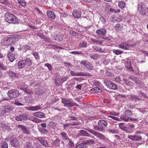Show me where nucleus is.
<instances>
[{
	"label": "nucleus",
	"instance_id": "nucleus-22",
	"mask_svg": "<svg viewBox=\"0 0 148 148\" xmlns=\"http://www.w3.org/2000/svg\"><path fill=\"white\" fill-rule=\"evenodd\" d=\"M0 129L9 130L10 129V127L5 124L0 123Z\"/></svg>",
	"mask_w": 148,
	"mask_h": 148
},
{
	"label": "nucleus",
	"instance_id": "nucleus-49",
	"mask_svg": "<svg viewBox=\"0 0 148 148\" xmlns=\"http://www.w3.org/2000/svg\"><path fill=\"white\" fill-rule=\"evenodd\" d=\"M70 33L73 36H76L78 34V33L77 32L73 31H70Z\"/></svg>",
	"mask_w": 148,
	"mask_h": 148
},
{
	"label": "nucleus",
	"instance_id": "nucleus-29",
	"mask_svg": "<svg viewBox=\"0 0 148 148\" xmlns=\"http://www.w3.org/2000/svg\"><path fill=\"white\" fill-rule=\"evenodd\" d=\"M95 141L93 139H88L86 140V142L84 144H86V145L87 144H92L94 143Z\"/></svg>",
	"mask_w": 148,
	"mask_h": 148
},
{
	"label": "nucleus",
	"instance_id": "nucleus-44",
	"mask_svg": "<svg viewBox=\"0 0 148 148\" xmlns=\"http://www.w3.org/2000/svg\"><path fill=\"white\" fill-rule=\"evenodd\" d=\"M142 139V137L141 136H138L136 135H134V137L133 138V139H134V140H136L138 141Z\"/></svg>",
	"mask_w": 148,
	"mask_h": 148
},
{
	"label": "nucleus",
	"instance_id": "nucleus-62",
	"mask_svg": "<svg viewBox=\"0 0 148 148\" xmlns=\"http://www.w3.org/2000/svg\"><path fill=\"white\" fill-rule=\"evenodd\" d=\"M139 95L141 97L143 96L144 97H147L146 95V94L144 93L141 92L140 91L139 92Z\"/></svg>",
	"mask_w": 148,
	"mask_h": 148
},
{
	"label": "nucleus",
	"instance_id": "nucleus-34",
	"mask_svg": "<svg viewBox=\"0 0 148 148\" xmlns=\"http://www.w3.org/2000/svg\"><path fill=\"white\" fill-rule=\"evenodd\" d=\"M8 75L10 76L15 77L16 76V74L11 71H9L8 72Z\"/></svg>",
	"mask_w": 148,
	"mask_h": 148
},
{
	"label": "nucleus",
	"instance_id": "nucleus-16",
	"mask_svg": "<svg viewBox=\"0 0 148 148\" xmlns=\"http://www.w3.org/2000/svg\"><path fill=\"white\" fill-rule=\"evenodd\" d=\"M34 115V116L40 118H44L45 117V115L44 113L41 112H35Z\"/></svg>",
	"mask_w": 148,
	"mask_h": 148
},
{
	"label": "nucleus",
	"instance_id": "nucleus-15",
	"mask_svg": "<svg viewBox=\"0 0 148 148\" xmlns=\"http://www.w3.org/2000/svg\"><path fill=\"white\" fill-rule=\"evenodd\" d=\"M20 89L22 90L25 93L27 94L31 95L33 93V91L32 89H29L26 88L21 87Z\"/></svg>",
	"mask_w": 148,
	"mask_h": 148
},
{
	"label": "nucleus",
	"instance_id": "nucleus-63",
	"mask_svg": "<svg viewBox=\"0 0 148 148\" xmlns=\"http://www.w3.org/2000/svg\"><path fill=\"white\" fill-rule=\"evenodd\" d=\"M33 54L36 59H38L39 58V56L37 52H34Z\"/></svg>",
	"mask_w": 148,
	"mask_h": 148
},
{
	"label": "nucleus",
	"instance_id": "nucleus-35",
	"mask_svg": "<svg viewBox=\"0 0 148 148\" xmlns=\"http://www.w3.org/2000/svg\"><path fill=\"white\" fill-rule=\"evenodd\" d=\"M90 58L94 59H96L98 57V55L97 54H90L89 55Z\"/></svg>",
	"mask_w": 148,
	"mask_h": 148
},
{
	"label": "nucleus",
	"instance_id": "nucleus-55",
	"mask_svg": "<svg viewBox=\"0 0 148 148\" xmlns=\"http://www.w3.org/2000/svg\"><path fill=\"white\" fill-rule=\"evenodd\" d=\"M88 62L86 61L83 60V61H82L81 62H80V63L81 64H83L86 66Z\"/></svg>",
	"mask_w": 148,
	"mask_h": 148
},
{
	"label": "nucleus",
	"instance_id": "nucleus-59",
	"mask_svg": "<svg viewBox=\"0 0 148 148\" xmlns=\"http://www.w3.org/2000/svg\"><path fill=\"white\" fill-rule=\"evenodd\" d=\"M61 135L65 138V139H67V137L66 136V134L65 133H61Z\"/></svg>",
	"mask_w": 148,
	"mask_h": 148
},
{
	"label": "nucleus",
	"instance_id": "nucleus-23",
	"mask_svg": "<svg viewBox=\"0 0 148 148\" xmlns=\"http://www.w3.org/2000/svg\"><path fill=\"white\" fill-rule=\"evenodd\" d=\"M8 56L9 59L11 62H13L15 59L14 54L11 53H9L8 54Z\"/></svg>",
	"mask_w": 148,
	"mask_h": 148
},
{
	"label": "nucleus",
	"instance_id": "nucleus-54",
	"mask_svg": "<svg viewBox=\"0 0 148 148\" xmlns=\"http://www.w3.org/2000/svg\"><path fill=\"white\" fill-rule=\"evenodd\" d=\"M14 103L15 105L18 106H21L23 105V104L20 103L17 100H15Z\"/></svg>",
	"mask_w": 148,
	"mask_h": 148
},
{
	"label": "nucleus",
	"instance_id": "nucleus-1",
	"mask_svg": "<svg viewBox=\"0 0 148 148\" xmlns=\"http://www.w3.org/2000/svg\"><path fill=\"white\" fill-rule=\"evenodd\" d=\"M5 19L6 22L10 23L15 24L17 22L16 17L13 14L8 12L6 13L5 14Z\"/></svg>",
	"mask_w": 148,
	"mask_h": 148
},
{
	"label": "nucleus",
	"instance_id": "nucleus-52",
	"mask_svg": "<svg viewBox=\"0 0 148 148\" xmlns=\"http://www.w3.org/2000/svg\"><path fill=\"white\" fill-rule=\"evenodd\" d=\"M55 83L58 86H59L60 84V81L59 80H58V78H56L55 79Z\"/></svg>",
	"mask_w": 148,
	"mask_h": 148
},
{
	"label": "nucleus",
	"instance_id": "nucleus-53",
	"mask_svg": "<svg viewBox=\"0 0 148 148\" xmlns=\"http://www.w3.org/2000/svg\"><path fill=\"white\" fill-rule=\"evenodd\" d=\"M127 63L128 64V66H127L126 65H125L126 67V68H127L128 67V66H130V67L129 69V70L130 71H133V68L132 67V66H131V64L130 62H127Z\"/></svg>",
	"mask_w": 148,
	"mask_h": 148
},
{
	"label": "nucleus",
	"instance_id": "nucleus-27",
	"mask_svg": "<svg viewBox=\"0 0 148 148\" xmlns=\"http://www.w3.org/2000/svg\"><path fill=\"white\" fill-rule=\"evenodd\" d=\"M25 62H26V63L25 64L26 65H27L28 66H30L31 65L32 61L30 58H26Z\"/></svg>",
	"mask_w": 148,
	"mask_h": 148
},
{
	"label": "nucleus",
	"instance_id": "nucleus-48",
	"mask_svg": "<svg viewBox=\"0 0 148 148\" xmlns=\"http://www.w3.org/2000/svg\"><path fill=\"white\" fill-rule=\"evenodd\" d=\"M1 3L6 5L8 4V1L7 0H1Z\"/></svg>",
	"mask_w": 148,
	"mask_h": 148
},
{
	"label": "nucleus",
	"instance_id": "nucleus-2",
	"mask_svg": "<svg viewBox=\"0 0 148 148\" xmlns=\"http://www.w3.org/2000/svg\"><path fill=\"white\" fill-rule=\"evenodd\" d=\"M138 10L139 13L143 16H148V8L145 6L143 3L138 4Z\"/></svg>",
	"mask_w": 148,
	"mask_h": 148
},
{
	"label": "nucleus",
	"instance_id": "nucleus-50",
	"mask_svg": "<svg viewBox=\"0 0 148 148\" xmlns=\"http://www.w3.org/2000/svg\"><path fill=\"white\" fill-rule=\"evenodd\" d=\"M45 66H47L48 69L50 70L51 71L52 70V66L51 65L48 63H46L45 65Z\"/></svg>",
	"mask_w": 148,
	"mask_h": 148
},
{
	"label": "nucleus",
	"instance_id": "nucleus-41",
	"mask_svg": "<svg viewBox=\"0 0 148 148\" xmlns=\"http://www.w3.org/2000/svg\"><path fill=\"white\" fill-rule=\"evenodd\" d=\"M94 49L95 50L100 52H103V51L102 49L99 47H94Z\"/></svg>",
	"mask_w": 148,
	"mask_h": 148
},
{
	"label": "nucleus",
	"instance_id": "nucleus-6",
	"mask_svg": "<svg viewBox=\"0 0 148 148\" xmlns=\"http://www.w3.org/2000/svg\"><path fill=\"white\" fill-rule=\"evenodd\" d=\"M106 32V30L104 28H102L99 30H97L96 31V33L99 36H103L101 37L103 39H105L109 40V38L107 37H104Z\"/></svg>",
	"mask_w": 148,
	"mask_h": 148
},
{
	"label": "nucleus",
	"instance_id": "nucleus-42",
	"mask_svg": "<svg viewBox=\"0 0 148 148\" xmlns=\"http://www.w3.org/2000/svg\"><path fill=\"white\" fill-rule=\"evenodd\" d=\"M92 90L94 91L95 92H100L101 91V90L98 87L94 88Z\"/></svg>",
	"mask_w": 148,
	"mask_h": 148
},
{
	"label": "nucleus",
	"instance_id": "nucleus-8",
	"mask_svg": "<svg viewBox=\"0 0 148 148\" xmlns=\"http://www.w3.org/2000/svg\"><path fill=\"white\" fill-rule=\"evenodd\" d=\"M10 142L11 145L13 147H17L19 145V141L16 138H11Z\"/></svg>",
	"mask_w": 148,
	"mask_h": 148
},
{
	"label": "nucleus",
	"instance_id": "nucleus-37",
	"mask_svg": "<svg viewBox=\"0 0 148 148\" xmlns=\"http://www.w3.org/2000/svg\"><path fill=\"white\" fill-rule=\"evenodd\" d=\"M86 45L87 44L85 42H80L79 47H86Z\"/></svg>",
	"mask_w": 148,
	"mask_h": 148
},
{
	"label": "nucleus",
	"instance_id": "nucleus-64",
	"mask_svg": "<svg viewBox=\"0 0 148 148\" xmlns=\"http://www.w3.org/2000/svg\"><path fill=\"white\" fill-rule=\"evenodd\" d=\"M35 146L36 148H42V146L39 143H37L35 144Z\"/></svg>",
	"mask_w": 148,
	"mask_h": 148
},
{
	"label": "nucleus",
	"instance_id": "nucleus-20",
	"mask_svg": "<svg viewBox=\"0 0 148 148\" xmlns=\"http://www.w3.org/2000/svg\"><path fill=\"white\" fill-rule=\"evenodd\" d=\"M73 15L74 17L77 18H79L81 17V13L79 11H73Z\"/></svg>",
	"mask_w": 148,
	"mask_h": 148
},
{
	"label": "nucleus",
	"instance_id": "nucleus-19",
	"mask_svg": "<svg viewBox=\"0 0 148 148\" xmlns=\"http://www.w3.org/2000/svg\"><path fill=\"white\" fill-rule=\"evenodd\" d=\"M120 119H121V121H120L123 120L125 121H128L130 119V118L125 114L124 115L121 116Z\"/></svg>",
	"mask_w": 148,
	"mask_h": 148
},
{
	"label": "nucleus",
	"instance_id": "nucleus-18",
	"mask_svg": "<svg viewBox=\"0 0 148 148\" xmlns=\"http://www.w3.org/2000/svg\"><path fill=\"white\" fill-rule=\"evenodd\" d=\"M130 100L132 101H136L137 100L140 101L141 100V99L135 95H131L130 96Z\"/></svg>",
	"mask_w": 148,
	"mask_h": 148
},
{
	"label": "nucleus",
	"instance_id": "nucleus-46",
	"mask_svg": "<svg viewBox=\"0 0 148 148\" xmlns=\"http://www.w3.org/2000/svg\"><path fill=\"white\" fill-rule=\"evenodd\" d=\"M106 75L107 76L111 77H112L114 76L113 73L110 71H108L106 73Z\"/></svg>",
	"mask_w": 148,
	"mask_h": 148
},
{
	"label": "nucleus",
	"instance_id": "nucleus-38",
	"mask_svg": "<svg viewBox=\"0 0 148 148\" xmlns=\"http://www.w3.org/2000/svg\"><path fill=\"white\" fill-rule=\"evenodd\" d=\"M86 67L89 69L92 70L93 69V66L89 62H88Z\"/></svg>",
	"mask_w": 148,
	"mask_h": 148
},
{
	"label": "nucleus",
	"instance_id": "nucleus-30",
	"mask_svg": "<svg viewBox=\"0 0 148 148\" xmlns=\"http://www.w3.org/2000/svg\"><path fill=\"white\" fill-rule=\"evenodd\" d=\"M91 40L93 43H98L99 45H101L103 42L101 40H96L93 39H92Z\"/></svg>",
	"mask_w": 148,
	"mask_h": 148
},
{
	"label": "nucleus",
	"instance_id": "nucleus-12",
	"mask_svg": "<svg viewBox=\"0 0 148 148\" xmlns=\"http://www.w3.org/2000/svg\"><path fill=\"white\" fill-rule=\"evenodd\" d=\"M47 14L49 18L51 19H54L56 17V15L54 12L51 10H48L47 12Z\"/></svg>",
	"mask_w": 148,
	"mask_h": 148
},
{
	"label": "nucleus",
	"instance_id": "nucleus-24",
	"mask_svg": "<svg viewBox=\"0 0 148 148\" xmlns=\"http://www.w3.org/2000/svg\"><path fill=\"white\" fill-rule=\"evenodd\" d=\"M98 124H102V125L103 126H104L105 127H106L108 123L107 121L104 120H101L99 121Z\"/></svg>",
	"mask_w": 148,
	"mask_h": 148
},
{
	"label": "nucleus",
	"instance_id": "nucleus-45",
	"mask_svg": "<svg viewBox=\"0 0 148 148\" xmlns=\"http://www.w3.org/2000/svg\"><path fill=\"white\" fill-rule=\"evenodd\" d=\"M70 53L72 54H74L76 55H79V54H82V52L81 51H71V52H70Z\"/></svg>",
	"mask_w": 148,
	"mask_h": 148
},
{
	"label": "nucleus",
	"instance_id": "nucleus-51",
	"mask_svg": "<svg viewBox=\"0 0 148 148\" xmlns=\"http://www.w3.org/2000/svg\"><path fill=\"white\" fill-rule=\"evenodd\" d=\"M18 128L21 129V130H26V128L23 125H19L18 126Z\"/></svg>",
	"mask_w": 148,
	"mask_h": 148
},
{
	"label": "nucleus",
	"instance_id": "nucleus-31",
	"mask_svg": "<svg viewBox=\"0 0 148 148\" xmlns=\"http://www.w3.org/2000/svg\"><path fill=\"white\" fill-rule=\"evenodd\" d=\"M125 3L123 2L122 1H120L119 2V6L121 8H124L125 7Z\"/></svg>",
	"mask_w": 148,
	"mask_h": 148
},
{
	"label": "nucleus",
	"instance_id": "nucleus-33",
	"mask_svg": "<svg viewBox=\"0 0 148 148\" xmlns=\"http://www.w3.org/2000/svg\"><path fill=\"white\" fill-rule=\"evenodd\" d=\"M125 114L128 116H130L133 114L131 110H127L125 111Z\"/></svg>",
	"mask_w": 148,
	"mask_h": 148
},
{
	"label": "nucleus",
	"instance_id": "nucleus-17",
	"mask_svg": "<svg viewBox=\"0 0 148 148\" xmlns=\"http://www.w3.org/2000/svg\"><path fill=\"white\" fill-rule=\"evenodd\" d=\"M41 109L40 106H31L30 107H28L27 109L28 110H31L32 111H35Z\"/></svg>",
	"mask_w": 148,
	"mask_h": 148
},
{
	"label": "nucleus",
	"instance_id": "nucleus-3",
	"mask_svg": "<svg viewBox=\"0 0 148 148\" xmlns=\"http://www.w3.org/2000/svg\"><path fill=\"white\" fill-rule=\"evenodd\" d=\"M19 92L17 90L13 89L9 91L7 95L10 99H13L18 97L19 95Z\"/></svg>",
	"mask_w": 148,
	"mask_h": 148
},
{
	"label": "nucleus",
	"instance_id": "nucleus-26",
	"mask_svg": "<svg viewBox=\"0 0 148 148\" xmlns=\"http://www.w3.org/2000/svg\"><path fill=\"white\" fill-rule=\"evenodd\" d=\"M94 133H93L94 135L95 136H96L97 137L100 138L101 139H103L104 138V136L102 134H101L97 132H94Z\"/></svg>",
	"mask_w": 148,
	"mask_h": 148
},
{
	"label": "nucleus",
	"instance_id": "nucleus-13",
	"mask_svg": "<svg viewBox=\"0 0 148 148\" xmlns=\"http://www.w3.org/2000/svg\"><path fill=\"white\" fill-rule=\"evenodd\" d=\"M3 111L6 113L12 110V107L10 105H6L3 107Z\"/></svg>",
	"mask_w": 148,
	"mask_h": 148
},
{
	"label": "nucleus",
	"instance_id": "nucleus-36",
	"mask_svg": "<svg viewBox=\"0 0 148 148\" xmlns=\"http://www.w3.org/2000/svg\"><path fill=\"white\" fill-rule=\"evenodd\" d=\"M113 52L116 55H118L121 54L123 52V51L119 50H113Z\"/></svg>",
	"mask_w": 148,
	"mask_h": 148
},
{
	"label": "nucleus",
	"instance_id": "nucleus-60",
	"mask_svg": "<svg viewBox=\"0 0 148 148\" xmlns=\"http://www.w3.org/2000/svg\"><path fill=\"white\" fill-rule=\"evenodd\" d=\"M22 1V2L20 3L19 4L23 7L26 6V3L24 0H23Z\"/></svg>",
	"mask_w": 148,
	"mask_h": 148
},
{
	"label": "nucleus",
	"instance_id": "nucleus-7",
	"mask_svg": "<svg viewBox=\"0 0 148 148\" xmlns=\"http://www.w3.org/2000/svg\"><path fill=\"white\" fill-rule=\"evenodd\" d=\"M14 38L10 36L4 41V44L5 45H11L14 42Z\"/></svg>",
	"mask_w": 148,
	"mask_h": 148
},
{
	"label": "nucleus",
	"instance_id": "nucleus-43",
	"mask_svg": "<svg viewBox=\"0 0 148 148\" xmlns=\"http://www.w3.org/2000/svg\"><path fill=\"white\" fill-rule=\"evenodd\" d=\"M0 69L5 70H6L7 68L2 63L0 62Z\"/></svg>",
	"mask_w": 148,
	"mask_h": 148
},
{
	"label": "nucleus",
	"instance_id": "nucleus-32",
	"mask_svg": "<svg viewBox=\"0 0 148 148\" xmlns=\"http://www.w3.org/2000/svg\"><path fill=\"white\" fill-rule=\"evenodd\" d=\"M105 127L102 125V124H98L97 126L95 127V129L96 130H103L105 128Z\"/></svg>",
	"mask_w": 148,
	"mask_h": 148
},
{
	"label": "nucleus",
	"instance_id": "nucleus-40",
	"mask_svg": "<svg viewBox=\"0 0 148 148\" xmlns=\"http://www.w3.org/2000/svg\"><path fill=\"white\" fill-rule=\"evenodd\" d=\"M60 140L59 139L57 138L53 141L52 143V145L53 146H55L57 144L59 143L60 142Z\"/></svg>",
	"mask_w": 148,
	"mask_h": 148
},
{
	"label": "nucleus",
	"instance_id": "nucleus-39",
	"mask_svg": "<svg viewBox=\"0 0 148 148\" xmlns=\"http://www.w3.org/2000/svg\"><path fill=\"white\" fill-rule=\"evenodd\" d=\"M108 118H109V119H110V118H111L114 120H116L117 121H121V119H120L113 116H108Z\"/></svg>",
	"mask_w": 148,
	"mask_h": 148
},
{
	"label": "nucleus",
	"instance_id": "nucleus-10",
	"mask_svg": "<svg viewBox=\"0 0 148 148\" xmlns=\"http://www.w3.org/2000/svg\"><path fill=\"white\" fill-rule=\"evenodd\" d=\"M36 139L39 141L45 147H49L48 143L42 137H38L36 138Z\"/></svg>",
	"mask_w": 148,
	"mask_h": 148
},
{
	"label": "nucleus",
	"instance_id": "nucleus-14",
	"mask_svg": "<svg viewBox=\"0 0 148 148\" xmlns=\"http://www.w3.org/2000/svg\"><path fill=\"white\" fill-rule=\"evenodd\" d=\"M118 47L125 50H128L129 48L127 47V43L125 42H123L119 45Z\"/></svg>",
	"mask_w": 148,
	"mask_h": 148
},
{
	"label": "nucleus",
	"instance_id": "nucleus-58",
	"mask_svg": "<svg viewBox=\"0 0 148 148\" xmlns=\"http://www.w3.org/2000/svg\"><path fill=\"white\" fill-rule=\"evenodd\" d=\"M68 78V77L67 76H66L61 78V79L62 81V83H63L64 82L66 81Z\"/></svg>",
	"mask_w": 148,
	"mask_h": 148
},
{
	"label": "nucleus",
	"instance_id": "nucleus-56",
	"mask_svg": "<svg viewBox=\"0 0 148 148\" xmlns=\"http://www.w3.org/2000/svg\"><path fill=\"white\" fill-rule=\"evenodd\" d=\"M69 142L68 143V145L71 147H73L74 146V143L73 142V141L69 139Z\"/></svg>",
	"mask_w": 148,
	"mask_h": 148
},
{
	"label": "nucleus",
	"instance_id": "nucleus-21",
	"mask_svg": "<svg viewBox=\"0 0 148 148\" xmlns=\"http://www.w3.org/2000/svg\"><path fill=\"white\" fill-rule=\"evenodd\" d=\"M26 64L23 60H20L18 63V66L19 68L21 69L25 67Z\"/></svg>",
	"mask_w": 148,
	"mask_h": 148
},
{
	"label": "nucleus",
	"instance_id": "nucleus-4",
	"mask_svg": "<svg viewBox=\"0 0 148 148\" xmlns=\"http://www.w3.org/2000/svg\"><path fill=\"white\" fill-rule=\"evenodd\" d=\"M62 102L64 106L69 108L75 106L76 104L77 105V104L72 102L70 100L65 98L62 99Z\"/></svg>",
	"mask_w": 148,
	"mask_h": 148
},
{
	"label": "nucleus",
	"instance_id": "nucleus-57",
	"mask_svg": "<svg viewBox=\"0 0 148 148\" xmlns=\"http://www.w3.org/2000/svg\"><path fill=\"white\" fill-rule=\"evenodd\" d=\"M37 35L39 36L41 38H42L44 39L45 38V36L42 33H38L37 34Z\"/></svg>",
	"mask_w": 148,
	"mask_h": 148
},
{
	"label": "nucleus",
	"instance_id": "nucleus-11",
	"mask_svg": "<svg viewBox=\"0 0 148 148\" xmlns=\"http://www.w3.org/2000/svg\"><path fill=\"white\" fill-rule=\"evenodd\" d=\"M34 92L36 95H40L43 94L45 92L42 87H40L36 88Z\"/></svg>",
	"mask_w": 148,
	"mask_h": 148
},
{
	"label": "nucleus",
	"instance_id": "nucleus-28",
	"mask_svg": "<svg viewBox=\"0 0 148 148\" xmlns=\"http://www.w3.org/2000/svg\"><path fill=\"white\" fill-rule=\"evenodd\" d=\"M24 148H34L32 143H27L25 144Z\"/></svg>",
	"mask_w": 148,
	"mask_h": 148
},
{
	"label": "nucleus",
	"instance_id": "nucleus-5",
	"mask_svg": "<svg viewBox=\"0 0 148 148\" xmlns=\"http://www.w3.org/2000/svg\"><path fill=\"white\" fill-rule=\"evenodd\" d=\"M104 83L110 89L116 90L117 88V86L114 83L110 81L107 79H105L104 81Z\"/></svg>",
	"mask_w": 148,
	"mask_h": 148
},
{
	"label": "nucleus",
	"instance_id": "nucleus-61",
	"mask_svg": "<svg viewBox=\"0 0 148 148\" xmlns=\"http://www.w3.org/2000/svg\"><path fill=\"white\" fill-rule=\"evenodd\" d=\"M70 73L71 75L73 76H77V73L75 72L74 71H71Z\"/></svg>",
	"mask_w": 148,
	"mask_h": 148
},
{
	"label": "nucleus",
	"instance_id": "nucleus-9",
	"mask_svg": "<svg viewBox=\"0 0 148 148\" xmlns=\"http://www.w3.org/2000/svg\"><path fill=\"white\" fill-rule=\"evenodd\" d=\"M27 115L26 114H22L16 117L15 119L18 121H22L23 120H26Z\"/></svg>",
	"mask_w": 148,
	"mask_h": 148
},
{
	"label": "nucleus",
	"instance_id": "nucleus-47",
	"mask_svg": "<svg viewBox=\"0 0 148 148\" xmlns=\"http://www.w3.org/2000/svg\"><path fill=\"white\" fill-rule=\"evenodd\" d=\"M1 148H8L7 143L6 142L3 143L1 146Z\"/></svg>",
	"mask_w": 148,
	"mask_h": 148
},
{
	"label": "nucleus",
	"instance_id": "nucleus-25",
	"mask_svg": "<svg viewBox=\"0 0 148 148\" xmlns=\"http://www.w3.org/2000/svg\"><path fill=\"white\" fill-rule=\"evenodd\" d=\"M80 136H88L89 134L88 133L84 130H80L78 134Z\"/></svg>",
	"mask_w": 148,
	"mask_h": 148
}]
</instances>
